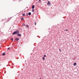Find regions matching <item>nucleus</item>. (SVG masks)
Here are the masks:
<instances>
[{
    "label": "nucleus",
    "mask_w": 79,
    "mask_h": 79,
    "mask_svg": "<svg viewBox=\"0 0 79 79\" xmlns=\"http://www.w3.org/2000/svg\"><path fill=\"white\" fill-rule=\"evenodd\" d=\"M42 59L43 60H45V58H44V57H43Z\"/></svg>",
    "instance_id": "nucleus-14"
},
{
    "label": "nucleus",
    "mask_w": 79,
    "mask_h": 79,
    "mask_svg": "<svg viewBox=\"0 0 79 79\" xmlns=\"http://www.w3.org/2000/svg\"><path fill=\"white\" fill-rule=\"evenodd\" d=\"M27 27H29V26H28L27 25Z\"/></svg>",
    "instance_id": "nucleus-17"
},
{
    "label": "nucleus",
    "mask_w": 79,
    "mask_h": 79,
    "mask_svg": "<svg viewBox=\"0 0 79 79\" xmlns=\"http://www.w3.org/2000/svg\"><path fill=\"white\" fill-rule=\"evenodd\" d=\"M15 40H16V41H18L19 40V38H16Z\"/></svg>",
    "instance_id": "nucleus-4"
},
{
    "label": "nucleus",
    "mask_w": 79,
    "mask_h": 79,
    "mask_svg": "<svg viewBox=\"0 0 79 79\" xmlns=\"http://www.w3.org/2000/svg\"><path fill=\"white\" fill-rule=\"evenodd\" d=\"M44 57H46V55H44Z\"/></svg>",
    "instance_id": "nucleus-16"
},
{
    "label": "nucleus",
    "mask_w": 79,
    "mask_h": 79,
    "mask_svg": "<svg viewBox=\"0 0 79 79\" xmlns=\"http://www.w3.org/2000/svg\"><path fill=\"white\" fill-rule=\"evenodd\" d=\"M24 15H25V14H22L23 16H24Z\"/></svg>",
    "instance_id": "nucleus-18"
},
{
    "label": "nucleus",
    "mask_w": 79,
    "mask_h": 79,
    "mask_svg": "<svg viewBox=\"0 0 79 79\" xmlns=\"http://www.w3.org/2000/svg\"><path fill=\"white\" fill-rule=\"evenodd\" d=\"M34 9H32V12H34Z\"/></svg>",
    "instance_id": "nucleus-13"
},
{
    "label": "nucleus",
    "mask_w": 79,
    "mask_h": 79,
    "mask_svg": "<svg viewBox=\"0 0 79 79\" xmlns=\"http://www.w3.org/2000/svg\"><path fill=\"white\" fill-rule=\"evenodd\" d=\"M66 31H68V29H66Z\"/></svg>",
    "instance_id": "nucleus-23"
},
{
    "label": "nucleus",
    "mask_w": 79,
    "mask_h": 79,
    "mask_svg": "<svg viewBox=\"0 0 79 79\" xmlns=\"http://www.w3.org/2000/svg\"><path fill=\"white\" fill-rule=\"evenodd\" d=\"M11 40H12V41H13V39L12 38L11 39Z\"/></svg>",
    "instance_id": "nucleus-15"
},
{
    "label": "nucleus",
    "mask_w": 79,
    "mask_h": 79,
    "mask_svg": "<svg viewBox=\"0 0 79 79\" xmlns=\"http://www.w3.org/2000/svg\"><path fill=\"white\" fill-rule=\"evenodd\" d=\"M40 79H41V78H40Z\"/></svg>",
    "instance_id": "nucleus-26"
},
{
    "label": "nucleus",
    "mask_w": 79,
    "mask_h": 79,
    "mask_svg": "<svg viewBox=\"0 0 79 79\" xmlns=\"http://www.w3.org/2000/svg\"><path fill=\"white\" fill-rule=\"evenodd\" d=\"M28 15H29V16H31V13L29 12L28 13Z\"/></svg>",
    "instance_id": "nucleus-8"
},
{
    "label": "nucleus",
    "mask_w": 79,
    "mask_h": 79,
    "mask_svg": "<svg viewBox=\"0 0 79 79\" xmlns=\"http://www.w3.org/2000/svg\"><path fill=\"white\" fill-rule=\"evenodd\" d=\"M10 48H7V49H8V50H9V49H10Z\"/></svg>",
    "instance_id": "nucleus-24"
},
{
    "label": "nucleus",
    "mask_w": 79,
    "mask_h": 79,
    "mask_svg": "<svg viewBox=\"0 0 79 79\" xmlns=\"http://www.w3.org/2000/svg\"><path fill=\"white\" fill-rule=\"evenodd\" d=\"M23 26H25V24L23 23Z\"/></svg>",
    "instance_id": "nucleus-19"
},
{
    "label": "nucleus",
    "mask_w": 79,
    "mask_h": 79,
    "mask_svg": "<svg viewBox=\"0 0 79 79\" xmlns=\"http://www.w3.org/2000/svg\"><path fill=\"white\" fill-rule=\"evenodd\" d=\"M15 32L17 34H19V31H18V30L16 31Z\"/></svg>",
    "instance_id": "nucleus-2"
},
{
    "label": "nucleus",
    "mask_w": 79,
    "mask_h": 79,
    "mask_svg": "<svg viewBox=\"0 0 79 79\" xmlns=\"http://www.w3.org/2000/svg\"><path fill=\"white\" fill-rule=\"evenodd\" d=\"M34 8H35V6L34 5H33L32 6V9H34Z\"/></svg>",
    "instance_id": "nucleus-5"
},
{
    "label": "nucleus",
    "mask_w": 79,
    "mask_h": 79,
    "mask_svg": "<svg viewBox=\"0 0 79 79\" xmlns=\"http://www.w3.org/2000/svg\"><path fill=\"white\" fill-rule=\"evenodd\" d=\"M17 34V33H16V32H14L13 33V35H15V34Z\"/></svg>",
    "instance_id": "nucleus-3"
},
{
    "label": "nucleus",
    "mask_w": 79,
    "mask_h": 79,
    "mask_svg": "<svg viewBox=\"0 0 79 79\" xmlns=\"http://www.w3.org/2000/svg\"><path fill=\"white\" fill-rule=\"evenodd\" d=\"M40 1H41V0H39V2H40Z\"/></svg>",
    "instance_id": "nucleus-25"
},
{
    "label": "nucleus",
    "mask_w": 79,
    "mask_h": 79,
    "mask_svg": "<svg viewBox=\"0 0 79 79\" xmlns=\"http://www.w3.org/2000/svg\"><path fill=\"white\" fill-rule=\"evenodd\" d=\"M11 18H12V17H10V18H9L8 19V21H10V19H11Z\"/></svg>",
    "instance_id": "nucleus-6"
},
{
    "label": "nucleus",
    "mask_w": 79,
    "mask_h": 79,
    "mask_svg": "<svg viewBox=\"0 0 79 79\" xmlns=\"http://www.w3.org/2000/svg\"><path fill=\"white\" fill-rule=\"evenodd\" d=\"M76 63H74L73 64L74 66H76Z\"/></svg>",
    "instance_id": "nucleus-10"
},
{
    "label": "nucleus",
    "mask_w": 79,
    "mask_h": 79,
    "mask_svg": "<svg viewBox=\"0 0 79 79\" xmlns=\"http://www.w3.org/2000/svg\"><path fill=\"white\" fill-rule=\"evenodd\" d=\"M37 23H36V22H35V25H36V24Z\"/></svg>",
    "instance_id": "nucleus-20"
},
{
    "label": "nucleus",
    "mask_w": 79,
    "mask_h": 79,
    "mask_svg": "<svg viewBox=\"0 0 79 79\" xmlns=\"http://www.w3.org/2000/svg\"><path fill=\"white\" fill-rule=\"evenodd\" d=\"M11 18H12V17H10V18H9L8 19V21H10V19H11Z\"/></svg>",
    "instance_id": "nucleus-7"
},
{
    "label": "nucleus",
    "mask_w": 79,
    "mask_h": 79,
    "mask_svg": "<svg viewBox=\"0 0 79 79\" xmlns=\"http://www.w3.org/2000/svg\"><path fill=\"white\" fill-rule=\"evenodd\" d=\"M26 15L27 16H28V14H26Z\"/></svg>",
    "instance_id": "nucleus-22"
},
{
    "label": "nucleus",
    "mask_w": 79,
    "mask_h": 79,
    "mask_svg": "<svg viewBox=\"0 0 79 79\" xmlns=\"http://www.w3.org/2000/svg\"><path fill=\"white\" fill-rule=\"evenodd\" d=\"M18 36H19L20 37H21V35L20 34H18L17 35Z\"/></svg>",
    "instance_id": "nucleus-9"
},
{
    "label": "nucleus",
    "mask_w": 79,
    "mask_h": 79,
    "mask_svg": "<svg viewBox=\"0 0 79 79\" xmlns=\"http://www.w3.org/2000/svg\"><path fill=\"white\" fill-rule=\"evenodd\" d=\"M21 20H24V18H21Z\"/></svg>",
    "instance_id": "nucleus-12"
},
{
    "label": "nucleus",
    "mask_w": 79,
    "mask_h": 79,
    "mask_svg": "<svg viewBox=\"0 0 79 79\" xmlns=\"http://www.w3.org/2000/svg\"><path fill=\"white\" fill-rule=\"evenodd\" d=\"M2 55H3V56H5V53H3V54H2Z\"/></svg>",
    "instance_id": "nucleus-11"
},
{
    "label": "nucleus",
    "mask_w": 79,
    "mask_h": 79,
    "mask_svg": "<svg viewBox=\"0 0 79 79\" xmlns=\"http://www.w3.org/2000/svg\"><path fill=\"white\" fill-rule=\"evenodd\" d=\"M47 5H48V6H50V5H51V4L50 3V1H48V3H47Z\"/></svg>",
    "instance_id": "nucleus-1"
},
{
    "label": "nucleus",
    "mask_w": 79,
    "mask_h": 79,
    "mask_svg": "<svg viewBox=\"0 0 79 79\" xmlns=\"http://www.w3.org/2000/svg\"><path fill=\"white\" fill-rule=\"evenodd\" d=\"M59 51H60V52H61V49H59Z\"/></svg>",
    "instance_id": "nucleus-21"
}]
</instances>
